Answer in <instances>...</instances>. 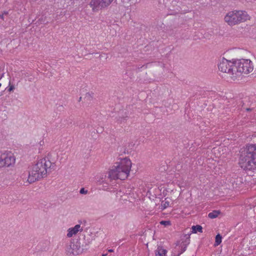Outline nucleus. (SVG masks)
I'll return each instance as SVG.
<instances>
[{"instance_id":"31","label":"nucleus","mask_w":256,"mask_h":256,"mask_svg":"<svg viewBox=\"0 0 256 256\" xmlns=\"http://www.w3.org/2000/svg\"><path fill=\"white\" fill-rule=\"evenodd\" d=\"M123 2H124V0H123Z\"/></svg>"},{"instance_id":"26","label":"nucleus","mask_w":256,"mask_h":256,"mask_svg":"<svg viewBox=\"0 0 256 256\" xmlns=\"http://www.w3.org/2000/svg\"><path fill=\"white\" fill-rule=\"evenodd\" d=\"M108 252H113V250H112V249H110V250H109Z\"/></svg>"},{"instance_id":"1","label":"nucleus","mask_w":256,"mask_h":256,"mask_svg":"<svg viewBox=\"0 0 256 256\" xmlns=\"http://www.w3.org/2000/svg\"><path fill=\"white\" fill-rule=\"evenodd\" d=\"M120 153L118 161L108 172V178L110 180H124L128 176V158L126 156H123V154H126V149L121 148Z\"/></svg>"},{"instance_id":"15","label":"nucleus","mask_w":256,"mask_h":256,"mask_svg":"<svg viewBox=\"0 0 256 256\" xmlns=\"http://www.w3.org/2000/svg\"><path fill=\"white\" fill-rule=\"evenodd\" d=\"M222 236L220 234H216L215 239V243L214 244V246H218L222 242Z\"/></svg>"},{"instance_id":"20","label":"nucleus","mask_w":256,"mask_h":256,"mask_svg":"<svg viewBox=\"0 0 256 256\" xmlns=\"http://www.w3.org/2000/svg\"><path fill=\"white\" fill-rule=\"evenodd\" d=\"M80 194H88V190H86L84 188H80Z\"/></svg>"},{"instance_id":"29","label":"nucleus","mask_w":256,"mask_h":256,"mask_svg":"<svg viewBox=\"0 0 256 256\" xmlns=\"http://www.w3.org/2000/svg\"><path fill=\"white\" fill-rule=\"evenodd\" d=\"M84 223H86V220H84Z\"/></svg>"},{"instance_id":"5","label":"nucleus","mask_w":256,"mask_h":256,"mask_svg":"<svg viewBox=\"0 0 256 256\" xmlns=\"http://www.w3.org/2000/svg\"><path fill=\"white\" fill-rule=\"evenodd\" d=\"M250 19L248 12L244 10H232L228 12L224 18V20L230 26H234L244 22Z\"/></svg>"},{"instance_id":"4","label":"nucleus","mask_w":256,"mask_h":256,"mask_svg":"<svg viewBox=\"0 0 256 256\" xmlns=\"http://www.w3.org/2000/svg\"><path fill=\"white\" fill-rule=\"evenodd\" d=\"M234 73L232 80H240L242 76L252 72L254 69V64L250 59L241 58L234 60Z\"/></svg>"},{"instance_id":"27","label":"nucleus","mask_w":256,"mask_h":256,"mask_svg":"<svg viewBox=\"0 0 256 256\" xmlns=\"http://www.w3.org/2000/svg\"><path fill=\"white\" fill-rule=\"evenodd\" d=\"M190 214V212H188V213L186 212V213H185V216H186V214Z\"/></svg>"},{"instance_id":"10","label":"nucleus","mask_w":256,"mask_h":256,"mask_svg":"<svg viewBox=\"0 0 256 256\" xmlns=\"http://www.w3.org/2000/svg\"><path fill=\"white\" fill-rule=\"evenodd\" d=\"M82 230L83 228H80V225L76 224L74 228H71L68 229L67 236L68 238H70L73 235L76 234L79 231L82 232Z\"/></svg>"},{"instance_id":"2","label":"nucleus","mask_w":256,"mask_h":256,"mask_svg":"<svg viewBox=\"0 0 256 256\" xmlns=\"http://www.w3.org/2000/svg\"><path fill=\"white\" fill-rule=\"evenodd\" d=\"M238 164L244 170H256V144H248L240 150Z\"/></svg>"},{"instance_id":"21","label":"nucleus","mask_w":256,"mask_h":256,"mask_svg":"<svg viewBox=\"0 0 256 256\" xmlns=\"http://www.w3.org/2000/svg\"><path fill=\"white\" fill-rule=\"evenodd\" d=\"M15 88L14 86L11 85L10 84H9L8 88V90L10 92L12 91Z\"/></svg>"},{"instance_id":"16","label":"nucleus","mask_w":256,"mask_h":256,"mask_svg":"<svg viewBox=\"0 0 256 256\" xmlns=\"http://www.w3.org/2000/svg\"><path fill=\"white\" fill-rule=\"evenodd\" d=\"M184 237L186 238V240L184 242H182V244L188 246L190 242V234H184Z\"/></svg>"},{"instance_id":"13","label":"nucleus","mask_w":256,"mask_h":256,"mask_svg":"<svg viewBox=\"0 0 256 256\" xmlns=\"http://www.w3.org/2000/svg\"><path fill=\"white\" fill-rule=\"evenodd\" d=\"M192 232L194 234H196L198 232H202V227L198 224L192 226Z\"/></svg>"},{"instance_id":"9","label":"nucleus","mask_w":256,"mask_h":256,"mask_svg":"<svg viewBox=\"0 0 256 256\" xmlns=\"http://www.w3.org/2000/svg\"><path fill=\"white\" fill-rule=\"evenodd\" d=\"M114 0H91L90 5L94 12L108 6Z\"/></svg>"},{"instance_id":"19","label":"nucleus","mask_w":256,"mask_h":256,"mask_svg":"<svg viewBox=\"0 0 256 256\" xmlns=\"http://www.w3.org/2000/svg\"><path fill=\"white\" fill-rule=\"evenodd\" d=\"M160 224L164 226H170L171 224V222L170 220H162L160 222Z\"/></svg>"},{"instance_id":"8","label":"nucleus","mask_w":256,"mask_h":256,"mask_svg":"<svg viewBox=\"0 0 256 256\" xmlns=\"http://www.w3.org/2000/svg\"><path fill=\"white\" fill-rule=\"evenodd\" d=\"M84 248L80 246V242L77 240L76 242H70L67 246L66 253L67 255H78L82 252Z\"/></svg>"},{"instance_id":"23","label":"nucleus","mask_w":256,"mask_h":256,"mask_svg":"<svg viewBox=\"0 0 256 256\" xmlns=\"http://www.w3.org/2000/svg\"><path fill=\"white\" fill-rule=\"evenodd\" d=\"M183 214H184V210H181L180 211V214H182V216H184L183 215Z\"/></svg>"},{"instance_id":"11","label":"nucleus","mask_w":256,"mask_h":256,"mask_svg":"<svg viewBox=\"0 0 256 256\" xmlns=\"http://www.w3.org/2000/svg\"><path fill=\"white\" fill-rule=\"evenodd\" d=\"M172 200L169 198H166L162 200L161 202V205L162 208H168V207L172 206Z\"/></svg>"},{"instance_id":"18","label":"nucleus","mask_w":256,"mask_h":256,"mask_svg":"<svg viewBox=\"0 0 256 256\" xmlns=\"http://www.w3.org/2000/svg\"><path fill=\"white\" fill-rule=\"evenodd\" d=\"M187 246L186 245H184L182 244L181 245V250L180 252L178 254L177 256H180L182 253H183L184 252L186 251V249Z\"/></svg>"},{"instance_id":"25","label":"nucleus","mask_w":256,"mask_h":256,"mask_svg":"<svg viewBox=\"0 0 256 256\" xmlns=\"http://www.w3.org/2000/svg\"><path fill=\"white\" fill-rule=\"evenodd\" d=\"M0 18L2 19H4V14L0 15Z\"/></svg>"},{"instance_id":"22","label":"nucleus","mask_w":256,"mask_h":256,"mask_svg":"<svg viewBox=\"0 0 256 256\" xmlns=\"http://www.w3.org/2000/svg\"><path fill=\"white\" fill-rule=\"evenodd\" d=\"M108 254H102L101 256H108Z\"/></svg>"},{"instance_id":"17","label":"nucleus","mask_w":256,"mask_h":256,"mask_svg":"<svg viewBox=\"0 0 256 256\" xmlns=\"http://www.w3.org/2000/svg\"><path fill=\"white\" fill-rule=\"evenodd\" d=\"M126 117H120L118 120V122L120 124L126 123Z\"/></svg>"},{"instance_id":"6","label":"nucleus","mask_w":256,"mask_h":256,"mask_svg":"<svg viewBox=\"0 0 256 256\" xmlns=\"http://www.w3.org/2000/svg\"><path fill=\"white\" fill-rule=\"evenodd\" d=\"M16 158L10 151H0V168L9 167L14 164Z\"/></svg>"},{"instance_id":"24","label":"nucleus","mask_w":256,"mask_h":256,"mask_svg":"<svg viewBox=\"0 0 256 256\" xmlns=\"http://www.w3.org/2000/svg\"><path fill=\"white\" fill-rule=\"evenodd\" d=\"M131 166H132V164H129V170H128L129 172H130V170Z\"/></svg>"},{"instance_id":"30","label":"nucleus","mask_w":256,"mask_h":256,"mask_svg":"<svg viewBox=\"0 0 256 256\" xmlns=\"http://www.w3.org/2000/svg\"><path fill=\"white\" fill-rule=\"evenodd\" d=\"M174 210H178L179 209H178V208H176V209H174Z\"/></svg>"},{"instance_id":"28","label":"nucleus","mask_w":256,"mask_h":256,"mask_svg":"<svg viewBox=\"0 0 256 256\" xmlns=\"http://www.w3.org/2000/svg\"><path fill=\"white\" fill-rule=\"evenodd\" d=\"M4 14H8V12H4Z\"/></svg>"},{"instance_id":"3","label":"nucleus","mask_w":256,"mask_h":256,"mask_svg":"<svg viewBox=\"0 0 256 256\" xmlns=\"http://www.w3.org/2000/svg\"><path fill=\"white\" fill-rule=\"evenodd\" d=\"M52 166L51 162L48 158H44L38 160L33 165L30 172L28 182L30 184L34 182L45 176L47 174V170Z\"/></svg>"},{"instance_id":"7","label":"nucleus","mask_w":256,"mask_h":256,"mask_svg":"<svg viewBox=\"0 0 256 256\" xmlns=\"http://www.w3.org/2000/svg\"><path fill=\"white\" fill-rule=\"evenodd\" d=\"M218 68L221 72L228 74L232 80L233 74L234 73V60H228L222 58L218 64Z\"/></svg>"},{"instance_id":"12","label":"nucleus","mask_w":256,"mask_h":256,"mask_svg":"<svg viewBox=\"0 0 256 256\" xmlns=\"http://www.w3.org/2000/svg\"><path fill=\"white\" fill-rule=\"evenodd\" d=\"M166 250L162 247H158L156 250V256H166Z\"/></svg>"},{"instance_id":"14","label":"nucleus","mask_w":256,"mask_h":256,"mask_svg":"<svg viewBox=\"0 0 256 256\" xmlns=\"http://www.w3.org/2000/svg\"><path fill=\"white\" fill-rule=\"evenodd\" d=\"M220 214V210H214L212 212H210L208 214V216L210 218H216Z\"/></svg>"}]
</instances>
